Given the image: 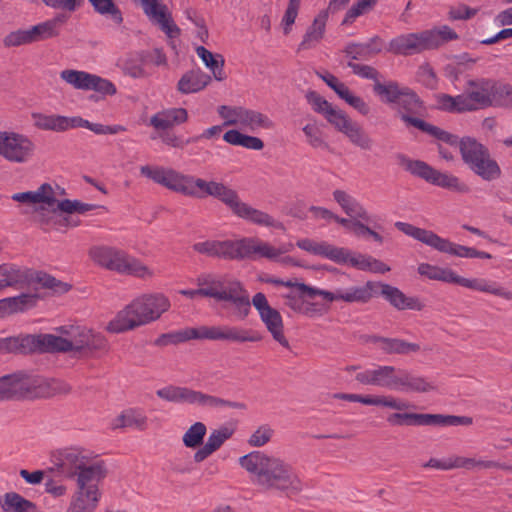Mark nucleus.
Returning a JSON list of instances; mask_svg holds the SVG:
<instances>
[{
	"label": "nucleus",
	"instance_id": "40",
	"mask_svg": "<svg viewBox=\"0 0 512 512\" xmlns=\"http://www.w3.org/2000/svg\"><path fill=\"white\" fill-rule=\"evenodd\" d=\"M358 219L359 218H341L337 215L334 217V221L342 225L348 232L364 240H373L381 244L383 242V237L378 232L361 223Z\"/></svg>",
	"mask_w": 512,
	"mask_h": 512
},
{
	"label": "nucleus",
	"instance_id": "21",
	"mask_svg": "<svg viewBox=\"0 0 512 512\" xmlns=\"http://www.w3.org/2000/svg\"><path fill=\"white\" fill-rule=\"evenodd\" d=\"M319 293L327 302L342 300L347 303H367L378 295L377 284L370 281L363 286H352L347 289H338L335 292L324 290Z\"/></svg>",
	"mask_w": 512,
	"mask_h": 512
},
{
	"label": "nucleus",
	"instance_id": "61",
	"mask_svg": "<svg viewBox=\"0 0 512 512\" xmlns=\"http://www.w3.org/2000/svg\"><path fill=\"white\" fill-rule=\"evenodd\" d=\"M31 43H35L32 27L29 29H18L16 31H12L3 39V44L7 48L18 47Z\"/></svg>",
	"mask_w": 512,
	"mask_h": 512
},
{
	"label": "nucleus",
	"instance_id": "55",
	"mask_svg": "<svg viewBox=\"0 0 512 512\" xmlns=\"http://www.w3.org/2000/svg\"><path fill=\"white\" fill-rule=\"evenodd\" d=\"M117 428H137L144 430L147 426V417L140 411L129 409L117 417Z\"/></svg>",
	"mask_w": 512,
	"mask_h": 512
},
{
	"label": "nucleus",
	"instance_id": "45",
	"mask_svg": "<svg viewBox=\"0 0 512 512\" xmlns=\"http://www.w3.org/2000/svg\"><path fill=\"white\" fill-rule=\"evenodd\" d=\"M0 506L4 512H36L37 506L32 501L16 492L5 493L0 498Z\"/></svg>",
	"mask_w": 512,
	"mask_h": 512
},
{
	"label": "nucleus",
	"instance_id": "23",
	"mask_svg": "<svg viewBox=\"0 0 512 512\" xmlns=\"http://www.w3.org/2000/svg\"><path fill=\"white\" fill-rule=\"evenodd\" d=\"M203 289V297H210L218 302H226L238 285V281L227 280L211 274L201 275L197 279Z\"/></svg>",
	"mask_w": 512,
	"mask_h": 512
},
{
	"label": "nucleus",
	"instance_id": "38",
	"mask_svg": "<svg viewBox=\"0 0 512 512\" xmlns=\"http://www.w3.org/2000/svg\"><path fill=\"white\" fill-rule=\"evenodd\" d=\"M327 21V12H320L308 27L303 36V40L298 46V51L314 48L324 37Z\"/></svg>",
	"mask_w": 512,
	"mask_h": 512
},
{
	"label": "nucleus",
	"instance_id": "17",
	"mask_svg": "<svg viewBox=\"0 0 512 512\" xmlns=\"http://www.w3.org/2000/svg\"><path fill=\"white\" fill-rule=\"evenodd\" d=\"M145 15L149 20L158 25L169 38L180 36L181 30L175 24L168 7L160 0H139Z\"/></svg>",
	"mask_w": 512,
	"mask_h": 512
},
{
	"label": "nucleus",
	"instance_id": "11",
	"mask_svg": "<svg viewBox=\"0 0 512 512\" xmlns=\"http://www.w3.org/2000/svg\"><path fill=\"white\" fill-rule=\"evenodd\" d=\"M460 154L464 164L483 180L493 181L501 176V168L492 158L488 147L476 138L462 137Z\"/></svg>",
	"mask_w": 512,
	"mask_h": 512
},
{
	"label": "nucleus",
	"instance_id": "39",
	"mask_svg": "<svg viewBox=\"0 0 512 512\" xmlns=\"http://www.w3.org/2000/svg\"><path fill=\"white\" fill-rule=\"evenodd\" d=\"M472 422V418L467 416L419 413V426H468Z\"/></svg>",
	"mask_w": 512,
	"mask_h": 512
},
{
	"label": "nucleus",
	"instance_id": "56",
	"mask_svg": "<svg viewBox=\"0 0 512 512\" xmlns=\"http://www.w3.org/2000/svg\"><path fill=\"white\" fill-rule=\"evenodd\" d=\"M42 472L46 481L64 482V453L61 450L53 452L49 465Z\"/></svg>",
	"mask_w": 512,
	"mask_h": 512
},
{
	"label": "nucleus",
	"instance_id": "36",
	"mask_svg": "<svg viewBox=\"0 0 512 512\" xmlns=\"http://www.w3.org/2000/svg\"><path fill=\"white\" fill-rule=\"evenodd\" d=\"M372 342L378 344L380 349L386 354L407 355L420 351L419 344L410 343L399 338L375 336L373 337Z\"/></svg>",
	"mask_w": 512,
	"mask_h": 512
},
{
	"label": "nucleus",
	"instance_id": "60",
	"mask_svg": "<svg viewBox=\"0 0 512 512\" xmlns=\"http://www.w3.org/2000/svg\"><path fill=\"white\" fill-rule=\"evenodd\" d=\"M207 428L202 422H195L189 427L182 437L183 444L187 448H196L203 444Z\"/></svg>",
	"mask_w": 512,
	"mask_h": 512
},
{
	"label": "nucleus",
	"instance_id": "49",
	"mask_svg": "<svg viewBox=\"0 0 512 512\" xmlns=\"http://www.w3.org/2000/svg\"><path fill=\"white\" fill-rule=\"evenodd\" d=\"M30 269H22L12 264H3L0 266V274L5 282H14L7 284V287L23 288L28 285L31 278Z\"/></svg>",
	"mask_w": 512,
	"mask_h": 512
},
{
	"label": "nucleus",
	"instance_id": "19",
	"mask_svg": "<svg viewBox=\"0 0 512 512\" xmlns=\"http://www.w3.org/2000/svg\"><path fill=\"white\" fill-rule=\"evenodd\" d=\"M29 400V372L18 370L0 377V402Z\"/></svg>",
	"mask_w": 512,
	"mask_h": 512
},
{
	"label": "nucleus",
	"instance_id": "20",
	"mask_svg": "<svg viewBox=\"0 0 512 512\" xmlns=\"http://www.w3.org/2000/svg\"><path fill=\"white\" fill-rule=\"evenodd\" d=\"M316 292H324V290L306 284H297L295 285V290L282 295L283 303L294 312L311 315L316 311V304L311 303L310 300L321 296L320 293Z\"/></svg>",
	"mask_w": 512,
	"mask_h": 512
},
{
	"label": "nucleus",
	"instance_id": "22",
	"mask_svg": "<svg viewBox=\"0 0 512 512\" xmlns=\"http://www.w3.org/2000/svg\"><path fill=\"white\" fill-rule=\"evenodd\" d=\"M384 40L375 35L367 42H349L342 53L347 58V62L358 63L357 61H370L379 55L384 49Z\"/></svg>",
	"mask_w": 512,
	"mask_h": 512
},
{
	"label": "nucleus",
	"instance_id": "31",
	"mask_svg": "<svg viewBox=\"0 0 512 512\" xmlns=\"http://www.w3.org/2000/svg\"><path fill=\"white\" fill-rule=\"evenodd\" d=\"M234 433L232 428L222 426L213 430L206 443L194 453V461L200 463L217 451Z\"/></svg>",
	"mask_w": 512,
	"mask_h": 512
},
{
	"label": "nucleus",
	"instance_id": "1",
	"mask_svg": "<svg viewBox=\"0 0 512 512\" xmlns=\"http://www.w3.org/2000/svg\"><path fill=\"white\" fill-rule=\"evenodd\" d=\"M107 474L103 461L78 447L66 448V477L75 482L66 512H94L101 497L98 485Z\"/></svg>",
	"mask_w": 512,
	"mask_h": 512
},
{
	"label": "nucleus",
	"instance_id": "47",
	"mask_svg": "<svg viewBox=\"0 0 512 512\" xmlns=\"http://www.w3.org/2000/svg\"><path fill=\"white\" fill-rule=\"evenodd\" d=\"M437 108L449 113L471 112L468 106L465 94L451 96L449 94H439L436 96Z\"/></svg>",
	"mask_w": 512,
	"mask_h": 512
},
{
	"label": "nucleus",
	"instance_id": "46",
	"mask_svg": "<svg viewBox=\"0 0 512 512\" xmlns=\"http://www.w3.org/2000/svg\"><path fill=\"white\" fill-rule=\"evenodd\" d=\"M196 53L204 62L206 67L211 70L214 78L217 81H222L226 78V74L224 72L225 61L221 54H213L203 46H198L196 48Z\"/></svg>",
	"mask_w": 512,
	"mask_h": 512
},
{
	"label": "nucleus",
	"instance_id": "53",
	"mask_svg": "<svg viewBox=\"0 0 512 512\" xmlns=\"http://www.w3.org/2000/svg\"><path fill=\"white\" fill-rule=\"evenodd\" d=\"M342 133L352 144L363 150H370L373 146V140L370 136L353 120Z\"/></svg>",
	"mask_w": 512,
	"mask_h": 512
},
{
	"label": "nucleus",
	"instance_id": "43",
	"mask_svg": "<svg viewBox=\"0 0 512 512\" xmlns=\"http://www.w3.org/2000/svg\"><path fill=\"white\" fill-rule=\"evenodd\" d=\"M337 264L349 265L363 271L384 274L390 267L378 258H331Z\"/></svg>",
	"mask_w": 512,
	"mask_h": 512
},
{
	"label": "nucleus",
	"instance_id": "52",
	"mask_svg": "<svg viewBox=\"0 0 512 512\" xmlns=\"http://www.w3.org/2000/svg\"><path fill=\"white\" fill-rule=\"evenodd\" d=\"M223 139L231 145L242 146L252 150H261L264 147V143L260 138L242 134L238 130L227 131Z\"/></svg>",
	"mask_w": 512,
	"mask_h": 512
},
{
	"label": "nucleus",
	"instance_id": "18",
	"mask_svg": "<svg viewBox=\"0 0 512 512\" xmlns=\"http://www.w3.org/2000/svg\"><path fill=\"white\" fill-rule=\"evenodd\" d=\"M64 352V338L49 333H23V355Z\"/></svg>",
	"mask_w": 512,
	"mask_h": 512
},
{
	"label": "nucleus",
	"instance_id": "59",
	"mask_svg": "<svg viewBox=\"0 0 512 512\" xmlns=\"http://www.w3.org/2000/svg\"><path fill=\"white\" fill-rule=\"evenodd\" d=\"M420 275L432 280H439L446 283H453L455 272L449 268H440L430 264L422 263L418 267Z\"/></svg>",
	"mask_w": 512,
	"mask_h": 512
},
{
	"label": "nucleus",
	"instance_id": "2",
	"mask_svg": "<svg viewBox=\"0 0 512 512\" xmlns=\"http://www.w3.org/2000/svg\"><path fill=\"white\" fill-rule=\"evenodd\" d=\"M239 464L253 475V483L265 490L298 494L303 489L302 481L295 469L280 458L268 456L261 451H253L240 457Z\"/></svg>",
	"mask_w": 512,
	"mask_h": 512
},
{
	"label": "nucleus",
	"instance_id": "44",
	"mask_svg": "<svg viewBox=\"0 0 512 512\" xmlns=\"http://www.w3.org/2000/svg\"><path fill=\"white\" fill-rule=\"evenodd\" d=\"M64 15L58 14L52 19L32 26L35 42L44 41L58 36L62 31Z\"/></svg>",
	"mask_w": 512,
	"mask_h": 512
},
{
	"label": "nucleus",
	"instance_id": "54",
	"mask_svg": "<svg viewBox=\"0 0 512 512\" xmlns=\"http://www.w3.org/2000/svg\"><path fill=\"white\" fill-rule=\"evenodd\" d=\"M342 133L352 144L363 150H370L373 146V140L370 136L353 120Z\"/></svg>",
	"mask_w": 512,
	"mask_h": 512
},
{
	"label": "nucleus",
	"instance_id": "7",
	"mask_svg": "<svg viewBox=\"0 0 512 512\" xmlns=\"http://www.w3.org/2000/svg\"><path fill=\"white\" fill-rule=\"evenodd\" d=\"M140 173L173 192L200 199L212 196L217 183L160 166H141Z\"/></svg>",
	"mask_w": 512,
	"mask_h": 512
},
{
	"label": "nucleus",
	"instance_id": "35",
	"mask_svg": "<svg viewBox=\"0 0 512 512\" xmlns=\"http://www.w3.org/2000/svg\"><path fill=\"white\" fill-rule=\"evenodd\" d=\"M201 407L210 409L232 408L237 410H246L247 405L243 402L231 401L228 399L220 398L201 391L193 390L192 402Z\"/></svg>",
	"mask_w": 512,
	"mask_h": 512
},
{
	"label": "nucleus",
	"instance_id": "8",
	"mask_svg": "<svg viewBox=\"0 0 512 512\" xmlns=\"http://www.w3.org/2000/svg\"><path fill=\"white\" fill-rule=\"evenodd\" d=\"M196 253L210 256H279L292 251V244H284L275 248L256 238H243L236 241H205L193 246Z\"/></svg>",
	"mask_w": 512,
	"mask_h": 512
},
{
	"label": "nucleus",
	"instance_id": "3",
	"mask_svg": "<svg viewBox=\"0 0 512 512\" xmlns=\"http://www.w3.org/2000/svg\"><path fill=\"white\" fill-rule=\"evenodd\" d=\"M170 300L162 293L143 294L120 310L107 324L110 333H123L158 320L170 309Z\"/></svg>",
	"mask_w": 512,
	"mask_h": 512
},
{
	"label": "nucleus",
	"instance_id": "25",
	"mask_svg": "<svg viewBox=\"0 0 512 512\" xmlns=\"http://www.w3.org/2000/svg\"><path fill=\"white\" fill-rule=\"evenodd\" d=\"M62 389L61 379L29 372V400L51 398L61 393Z\"/></svg>",
	"mask_w": 512,
	"mask_h": 512
},
{
	"label": "nucleus",
	"instance_id": "32",
	"mask_svg": "<svg viewBox=\"0 0 512 512\" xmlns=\"http://www.w3.org/2000/svg\"><path fill=\"white\" fill-rule=\"evenodd\" d=\"M38 295L20 294L0 300V319L16 313L25 312L36 306Z\"/></svg>",
	"mask_w": 512,
	"mask_h": 512
},
{
	"label": "nucleus",
	"instance_id": "42",
	"mask_svg": "<svg viewBox=\"0 0 512 512\" xmlns=\"http://www.w3.org/2000/svg\"><path fill=\"white\" fill-rule=\"evenodd\" d=\"M334 200L341 206L344 212L351 218H359L368 220L369 215L366 209L351 195L343 190H335L333 192Z\"/></svg>",
	"mask_w": 512,
	"mask_h": 512
},
{
	"label": "nucleus",
	"instance_id": "28",
	"mask_svg": "<svg viewBox=\"0 0 512 512\" xmlns=\"http://www.w3.org/2000/svg\"><path fill=\"white\" fill-rule=\"evenodd\" d=\"M399 118L406 124L412 126V123L408 119H418L413 117L415 114L421 113L424 109L423 101L411 88L405 86L395 104Z\"/></svg>",
	"mask_w": 512,
	"mask_h": 512
},
{
	"label": "nucleus",
	"instance_id": "27",
	"mask_svg": "<svg viewBox=\"0 0 512 512\" xmlns=\"http://www.w3.org/2000/svg\"><path fill=\"white\" fill-rule=\"evenodd\" d=\"M334 398L350 402H357L364 405L387 407L397 411H403L409 407L408 402L393 396H371L350 393H336L334 394Z\"/></svg>",
	"mask_w": 512,
	"mask_h": 512
},
{
	"label": "nucleus",
	"instance_id": "29",
	"mask_svg": "<svg viewBox=\"0 0 512 512\" xmlns=\"http://www.w3.org/2000/svg\"><path fill=\"white\" fill-rule=\"evenodd\" d=\"M452 284L475 291L490 293L512 301V291L505 290L495 282L488 281L484 278H465L455 273Z\"/></svg>",
	"mask_w": 512,
	"mask_h": 512
},
{
	"label": "nucleus",
	"instance_id": "12",
	"mask_svg": "<svg viewBox=\"0 0 512 512\" xmlns=\"http://www.w3.org/2000/svg\"><path fill=\"white\" fill-rule=\"evenodd\" d=\"M107 347L108 342L102 334L83 325H66V361L68 358H88Z\"/></svg>",
	"mask_w": 512,
	"mask_h": 512
},
{
	"label": "nucleus",
	"instance_id": "26",
	"mask_svg": "<svg viewBox=\"0 0 512 512\" xmlns=\"http://www.w3.org/2000/svg\"><path fill=\"white\" fill-rule=\"evenodd\" d=\"M377 289H380L378 294L383 296L397 310L421 311L425 307L420 298L408 297L399 288L392 285L379 283Z\"/></svg>",
	"mask_w": 512,
	"mask_h": 512
},
{
	"label": "nucleus",
	"instance_id": "41",
	"mask_svg": "<svg viewBox=\"0 0 512 512\" xmlns=\"http://www.w3.org/2000/svg\"><path fill=\"white\" fill-rule=\"evenodd\" d=\"M409 122L412 123V126L425 132L438 140H441L450 146L459 147V151L461 150V138L457 135H454L450 132H447L437 126H434L422 119H408Z\"/></svg>",
	"mask_w": 512,
	"mask_h": 512
},
{
	"label": "nucleus",
	"instance_id": "4",
	"mask_svg": "<svg viewBox=\"0 0 512 512\" xmlns=\"http://www.w3.org/2000/svg\"><path fill=\"white\" fill-rule=\"evenodd\" d=\"M355 380L362 385L392 391L426 393L435 389V385L427 378L391 365H374L358 372Z\"/></svg>",
	"mask_w": 512,
	"mask_h": 512
},
{
	"label": "nucleus",
	"instance_id": "37",
	"mask_svg": "<svg viewBox=\"0 0 512 512\" xmlns=\"http://www.w3.org/2000/svg\"><path fill=\"white\" fill-rule=\"evenodd\" d=\"M211 82V77L201 70L187 71L177 84L178 90L183 94L196 93L203 90Z\"/></svg>",
	"mask_w": 512,
	"mask_h": 512
},
{
	"label": "nucleus",
	"instance_id": "5",
	"mask_svg": "<svg viewBox=\"0 0 512 512\" xmlns=\"http://www.w3.org/2000/svg\"><path fill=\"white\" fill-rule=\"evenodd\" d=\"M11 198L27 205L41 225H55L64 214V188L55 182L43 183L34 191L15 193Z\"/></svg>",
	"mask_w": 512,
	"mask_h": 512
},
{
	"label": "nucleus",
	"instance_id": "57",
	"mask_svg": "<svg viewBox=\"0 0 512 512\" xmlns=\"http://www.w3.org/2000/svg\"><path fill=\"white\" fill-rule=\"evenodd\" d=\"M465 468V469H490V468H501V469H512V467L505 466L499 462L492 460H476L475 458H467L462 456H454V469Z\"/></svg>",
	"mask_w": 512,
	"mask_h": 512
},
{
	"label": "nucleus",
	"instance_id": "24",
	"mask_svg": "<svg viewBox=\"0 0 512 512\" xmlns=\"http://www.w3.org/2000/svg\"><path fill=\"white\" fill-rule=\"evenodd\" d=\"M96 264L102 268L119 274L131 275L136 277H145L150 275L147 266L141 263L137 258H93Z\"/></svg>",
	"mask_w": 512,
	"mask_h": 512
},
{
	"label": "nucleus",
	"instance_id": "62",
	"mask_svg": "<svg viewBox=\"0 0 512 512\" xmlns=\"http://www.w3.org/2000/svg\"><path fill=\"white\" fill-rule=\"evenodd\" d=\"M34 125L43 130H62L64 129V117L45 115L41 113H32Z\"/></svg>",
	"mask_w": 512,
	"mask_h": 512
},
{
	"label": "nucleus",
	"instance_id": "9",
	"mask_svg": "<svg viewBox=\"0 0 512 512\" xmlns=\"http://www.w3.org/2000/svg\"><path fill=\"white\" fill-rule=\"evenodd\" d=\"M458 39V34L449 26L399 35L390 40L387 51L395 55L411 56L427 50L437 49L443 44Z\"/></svg>",
	"mask_w": 512,
	"mask_h": 512
},
{
	"label": "nucleus",
	"instance_id": "15",
	"mask_svg": "<svg viewBox=\"0 0 512 512\" xmlns=\"http://www.w3.org/2000/svg\"><path fill=\"white\" fill-rule=\"evenodd\" d=\"M502 81L476 78L467 81L464 92L470 111L498 107Z\"/></svg>",
	"mask_w": 512,
	"mask_h": 512
},
{
	"label": "nucleus",
	"instance_id": "33",
	"mask_svg": "<svg viewBox=\"0 0 512 512\" xmlns=\"http://www.w3.org/2000/svg\"><path fill=\"white\" fill-rule=\"evenodd\" d=\"M259 316L267 330L271 333L273 339L284 348H289V341L284 335L283 320L279 311L270 307L263 312L261 311Z\"/></svg>",
	"mask_w": 512,
	"mask_h": 512
},
{
	"label": "nucleus",
	"instance_id": "50",
	"mask_svg": "<svg viewBox=\"0 0 512 512\" xmlns=\"http://www.w3.org/2000/svg\"><path fill=\"white\" fill-rule=\"evenodd\" d=\"M403 87L404 86H401L396 81H388L387 83L376 81V83L373 84V92L379 96L384 103L395 105L399 97H401Z\"/></svg>",
	"mask_w": 512,
	"mask_h": 512
},
{
	"label": "nucleus",
	"instance_id": "16",
	"mask_svg": "<svg viewBox=\"0 0 512 512\" xmlns=\"http://www.w3.org/2000/svg\"><path fill=\"white\" fill-rule=\"evenodd\" d=\"M34 150L33 143L24 135L0 132V155L12 162H25Z\"/></svg>",
	"mask_w": 512,
	"mask_h": 512
},
{
	"label": "nucleus",
	"instance_id": "34",
	"mask_svg": "<svg viewBox=\"0 0 512 512\" xmlns=\"http://www.w3.org/2000/svg\"><path fill=\"white\" fill-rule=\"evenodd\" d=\"M188 120V112L184 108H172L156 113L150 118V125L157 130H167Z\"/></svg>",
	"mask_w": 512,
	"mask_h": 512
},
{
	"label": "nucleus",
	"instance_id": "51",
	"mask_svg": "<svg viewBox=\"0 0 512 512\" xmlns=\"http://www.w3.org/2000/svg\"><path fill=\"white\" fill-rule=\"evenodd\" d=\"M156 395L169 402L191 404L193 390L187 387L169 385L158 389Z\"/></svg>",
	"mask_w": 512,
	"mask_h": 512
},
{
	"label": "nucleus",
	"instance_id": "58",
	"mask_svg": "<svg viewBox=\"0 0 512 512\" xmlns=\"http://www.w3.org/2000/svg\"><path fill=\"white\" fill-rule=\"evenodd\" d=\"M226 302L232 303L241 319L246 318L251 311V303L247 292L242 288L241 284L238 283L234 292L229 295Z\"/></svg>",
	"mask_w": 512,
	"mask_h": 512
},
{
	"label": "nucleus",
	"instance_id": "48",
	"mask_svg": "<svg viewBox=\"0 0 512 512\" xmlns=\"http://www.w3.org/2000/svg\"><path fill=\"white\" fill-rule=\"evenodd\" d=\"M297 246L317 256H349L342 248L333 247L325 242L318 243L311 239L299 240Z\"/></svg>",
	"mask_w": 512,
	"mask_h": 512
},
{
	"label": "nucleus",
	"instance_id": "14",
	"mask_svg": "<svg viewBox=\"0 0 512 512\" xmlns=\"http://www.w3.org/2000/svg\"><path fill=\"white\" fill-rule=\"evenodd\" d=\"M211 197H214L224 203L238 217L267 227H277L279 225V223L269 214L242 202L235 190L221 182L216 183Z\"/></svg>",
	"mask_w": 512,
	"mask_h": 512
},
{
	"label": "nucleus",
	"instance_id": "10",
	"mask_svg": "<svg viewBox=\"0 0 512 512\" xmlns=\"http://www.w3.org/2000/svg\"><path fill=\"white\" fill-rule=\"evenodd\" d=\"M397 164L412 176L425 180L426 182L458 193H468L469 186L462 182L457 176L441 172L422 160L411 159L404 153L395 155Z\"/></svg>",
	"mask_w": 512,
	"mask_h": 512
},
{
	"label": "nucleus",
	"instance_id": "30",
	"mask_svg": "<svg viewBox=\"0 0 512 512\" xmlns=\"http://www.w3.org/2000/svg\"><path fill=\"white\" fill-rule=\"evenodd\" d=\"M238 119L231 120L228 124H237L252 132L259 129H272L274 124L272 120L265 114L240 106Z\"/></svg>",
	"mask_w": 512,
	"mask_h": 512
},
{
	"label": "nucleus",
	"instance_id": "6",
	"mask_svg": "<svg viewBox=\"0 0 512 512\" xmlns=\"http://www.w3.org/2000/svg\"><path fill=\"white\" fill-rule=\"evenodd\" d=\"M192 339H207L213 341H229L233 343L259 342L262 335L253 329L240 326H200L161 334L154 342L156 346L179 344Z\"/></svg>",
	"mask_w": 512,
	"mask_h": 512
},
{
	"label": "nucleus",
	"instance_id": "13",
	"mask_svg": "<svg viewBox=\"0 0 512 512\" xmlns=\"http://www.w3.org/2000/svg\"><path fill=\"white\" fill-rule=\"evenodd\" d=\"M395 227L402 233L436 249L440 253L450 254L451 256H491L487 252H480L474 248L457 245L448 239L441 238L430 230L416 227L406 222H396Z\"/></svg>",
	"mask_w": 512,
	"mask_h": 512
},
{
	"label": "nucleus",
	"instance_id": "64",
	"mask_svg": "<svg viewBox=\"0 0 512 512\" xmlns=\"http://www.w3.org/2000/svg\"><path fill=\"white\" fill-rule=\"evenodd\" d=\"M94 74L78 70H66V83L80 90H90Z\"/></svg>",
	"mask_w": 512,
	"mask_h": 512
},
{
	"label": "nucleus",
	"instance_id": "63",
	"mask_svg": "<svg viewBox=\"0 0 512 512\" xmlns=\"http://www.w3.org/2000/svg\"><path fill=\"white\" fill-rule=\"evenodd\" d=\"M94 10L101 15H109L116 23L120 24L123 17L119 8L114 4L113 0H88Z\"/></svg>",
	"mask_w": 512,
	"mask_h": 512
}]
</instances>
